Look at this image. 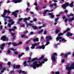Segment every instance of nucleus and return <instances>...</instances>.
Listing matches in <instances>:
<instances>
[{
	"instance_id": "f257e3e1",
	"label": "nucleus",
	"mask_w": 74,
	"mask_h": 74,
	"mask_svg": "<svg viewBox=\"0 0 74 74\" xmlns=\"http://www.w3.org/2000/svg\"><path fill=\"white\" fill-rule=\"evenodd\" d=\"M1 16L2 17H3V18H4V20L5 21V25H6L7 23L6 21H7L8 19H9L8 22H9V23H10L12 25L13 24H14V21H13V20H12V19H11L10 17L8 16H5L3 15V14Z\"/></svg>"
},
{
	"instance_id": "f03ea898",
	"label": "nucleus",
	"mask_w": 74,
	"mask_h": 74,
	"mask_svg": "<svg viewBox=\"0 0 74 74\" xmlns=\"http://www.w3.org/2000/svg\"><path fill=\"white\" fill-rule=\"evenodd\" d=\"M42 64L40 62H38L37 61H35L33 63V68L35 69H36V67H39L40 66H41Z\"/></svg>"
},
{
	"instance_id": "7ed1b4c3",
	"label": "nucleus",
	"mask_w": 74,
	"mask_h": 74,
	"mask_svg": "<svg viewBox=\"0 0 74 74\" xmlns=\"http://www.w3.org/2000/svg\"><path fill=\"white\" fill-rule=\"evenodd\" d=\"M50 44L49 42L47 41L46 42V44L45 45H43L41 47H36V49H44V48H45V46L46 45H47L48 44Z\"/></svg>"
},
{
	"instance_id": "20e7f679",
	"label": "nucleus",
	"mask_w": 74,
	"mask_h": 74,
	"mask_svg": "<svg viewBox=\"0 0 74 74\" xmlns=\"http://www.w3.org/2000/svg\"><path fill=\"white\" fill-rule=\"evenodd\" d=\"M44 58V56H42L38 60V58H34L32 59V60L31 61L30 60H28L27 62V63H32V62H33L34 61H35V60H40V59H42Z\"/></svg>"
},
{
	"instance_id": "39448f33",
	"label": "nucleus",
	"mask_w": 74,
	"mask_h": 74,
	"mask_svg": "<svg viewBox=\"0 0 74 74\" xmlns=\"http://www.w3.org/2000/svg\"><path fill=\"white\" fill-rule=\"evenodd\" d=\"M66 70H71L72 69H74V63H72L71 64V67H69V66H67L66 68Z\"/></svg>"
},
{
	"instance_id": "423d86ee",
	"label": "nucleus",
	"mask_w": 74,
	"mask_h": 74,
	"mask_svg": "<svg viewBox=\"0 0 74 74\" xmlns=\"http://www.w3.org/2000/svg\"><path fill=\"white\" fill-rule=\"evenodd\" d=\"M54 55H57V53H54L53 55H52L51 59L53 62H56V59H55V56Z\"/></svg>"
},
{
	"instance_id": "0eeeda50",
	"label": "nucleus",
	"mask_w": 74,
	"mask_h": 74,
	"mask_svg": "<svg viewBox=\"0 0 74 74\" xmlns=\"http://www.w3.org/2000/svg\"><path fill=\"white\" fill-rule=\"evenodd\" d=\"M56 39L57 41H59V40H61V39H62V41H64L65 42L67 41V40H65L64 38H62V37H58L56 38Z\"/></svg>"
},
{
	"instance_id": "6e6552de",
	"label": "nucleus",
	"mask_w": 74,
	"mask_h": 74,
	"mask_svg": "<svg viewBox=\"0 0 74 74\" xmlns=\"http://www.w3.org/2000/svg\"><path fill=\"white\" fill-rule=\"evenodd\" d=\"M40 44V43L39 42L36 43L34 44H33L32 45V47H31V49H34L35 47H36V45H38Z\"/></svg>"
},
{
	"instance_id": "1a4fd4ad",
	"label": "nucleus",
	"mask_w": 74,
	"mask_h": 74,
	"mask_svg": "<svg viewBox=\"0 0 74 74\" xmlns=\"http://www.w3.org/2000/svg\"><path fill=\"white\" fill-rule=\"evenodd\" d=\"M22 44V42L21 41L19 42L18 43H16L14 42H13L12 43V44L14 46H17L19 45H21Z\"/></svg>"
},
{
	"instance_id": "9d476101",
	"label": "nucleus",
	"mask_w": 74,
	"mask_h": 74,
	"mask_svg": "<svg viewBox=\"0 0 74 74\" xmlns=\"http://www.w3.org/2000/svg\"><path fill=\"white\" fill-rule=\"evenodd\" d=\"M10 50H12V51H16V49H15L14 50V48H11L10 49H8V53L9 54H10L11 53V51Z\"/></svg>"
},
{
	"instance_id": "9b49d317",
	"label": "nucleus",
	"mask_w": 74,
	"mask_h": 74,
	"mask_svg": "<svg viewBox=\"0 0 74 74\" xmlns=\"http://www.w3.org/2000/svg\"><path fill=\"white\" fill-rule=\"evenodd\" d=\"M69 4L68 3H66L65 4H64L63 5H62V7H63L64 9H65L66 8V7H67Z\"/></svg>"
},
{
	"instance_id": "f8f14e48",
	"label": "nucleus",
	"mask_w": 74,
	"mask_h": 74,
	"mask_svg": "<svg viewBox=\"0 0 74 74\" xmlns=\"http://www.w3.org/2000/svg\"><path fill=\"white\" fill-rule=\"evenodd\" d=\"M18 12V10H17L15 11L14 12H13L12 13V15H14L15 17H17V12Z\"/></svg>"
},
{
	"instance_id": "ddd939ff",
	"label": "nucleus",
	"mask_w": 74,
	"mask_h": 74,
	"mask_svg": "<svg viewBox=\"0 0 74 74\" xmlns=\"http://www.w3.org/2000/svg\"><path fill=\"white\" fill-rule=\"evenodd\" d=\"M1 40H2L3 41H5V40H8V38L5 37V36H3V37H1Z\"/></svg>"
},
{
	"instance_id": "4468645a",
	"label": "nucleus",
	"mask_w": 74,
	"mask_h": 74,
	"mask_svg": "<svg viewBox=\"0 0 74 74\" xmlns=\"http://www.w3.org/2000/svg\"><path fill=\"white\" fill-rule=\"evenodd\" d=\"M22 0H13V2L14 3H20L21 1H22Z\"/></svg>"
},
{
	"instance_id": "2eb2a0df",
	"label": "nucleus",
	"mask_w": 74,
	"mask_h": 74,
	"mask_svg": "<svg viewBox=\"0 0 74 74\" xmlns=\"http://www.w3.org/2000/svg\"><path fill=\"white\" fill-rule=\"evenodd\" d=\"M52 39V37L51 36H47L46 37V41H48V40H51V39Z\"/></svg>"
},
{
	"instance_id": "dca6fc26",
	"label": "nucleus",
	"mask_w": 74,
	"mask_h": 74,
	"mask_svg": "<svg viewBox=\"0 0 74 74\" xmlns=\"http://www.w3.org/2000/svg\"><path fill=\"white\" fill-rule=\"evenodd\" d=\"M4 46H5V44H4V43L2 44L0 46V48L1 50H3V49H4Z\"/></svg>"
},
{
	"instance_id": "f3484780",
	"label": "nucleus",
	"mask_w": 74,
	"mask_h": 74,
	"mask_svg": "<svg viewBox=\"0 0 74 74\" xmlns=\"http://www.w3.org/2000/svg\"><path fill=\"white\" fill-rule=\"evenodd\" d=\"M30 17H28V18H25L23 19V21L24 22H25L26 21H29L30 19Z\"/></svg>"
},
{
	"instance_id": "a211bd4d",
	"label": "nucleus",
	"mask_w": 74,
	"mask_h": 74,
	"mask_svg": "<svg viewBox=\"0 0 74 74\" xmlns=\"http://www.w3.org/2000/svg\"><path fill=\"white\" fill-rule=\"evenodd\" d=\"M14 29H9V32H11L12 31H14L15 30V29L16 28V27H14Z\"/></svg>"
},
{
	"instance_id": "6ab92c4d",
	"label": "nucleus",
	"mask_w": 74,
	"mask_h": 74,
	"mask_svg": "<svg viewBox=\"0 0 74 74\" xmlns=\"http://www.w3.org/2000/svg\"><path fill=\"white\" fill-rule=\"evenodd\" d=\"M53 11V10L50 11H49L48 10H46L44 11V12H43V14H45L47 13V12H48V11L49 12H51L52 11Z\"/></svg>"
},
{
	"instance_id": "aec40b11",
	"label": "nucleus",
	"mask_w": 74,
	"mask_h": 74,
	"mask_svg": "<svg viewBox=\"0 0 74 74\" xmlns=\"http://www.w3.org/2000/svg\"><path fill=\"white\" fill-rule=\"evenodd\" d=\"M73 3H74V2L72 1L70 4L69 5V6L70 7H72L73 6Z\"/></svg>"
},
{
	"instance_id": "412c9836",
	"label": "nucleus",
	"mask_w": 74,
	"mask_h": 74,
	"mask_svg": "<svg viewBox=\"0 0 74 74\" xmlns=\"http://www.w3.org/2000/svg\"><path fill=\"white\" fill-rule=\"evenodd\" d=\"M49 15H51V18H53L54 17V15H53V14L52 13H49Z\"/></svg>"
},
{
	"instance_id": "4be33fe9",
	"label": "nucleus",
	"mask_w": 74,
	"mask_h": 74,
	"mask_svg": "<svg viewBox=\"0 0 74 74\" xmlns=\"http://www.w3.org/2000/svg\"><path fill=\"white\" fill-rule=\"evenodd\" d=\"M73 34L71 33H68L66 34V36H67L68 37H69V36H71Z\"/></svg>"
},
{
	"instance_id": "5701e85b",
	"label": "nucleus",
	"mask_w": 74,
	"mask_h": 74,
	"mask_svg": "<svg viewBox=\"0 0 74 74\" xmlns=\"http://www.w3.org/2000/svg\"><path fill=\"white\" fill-rule=\"evenodd\" d=\"M25 23H26V25L27 27H29V26H32V24L31 23L28 24L27 23V22H25Z\"/></svg>"
},
{
	"instance_id": "b1692460",
	"label": "nucleus",
	"mask_w": 74,
	"mask_h": 74,
	"mask_svg": "<svg viewBox=\"0 0 74 74\" xmlns=\"http://www.w3.org/2000/svg\"><path fill=\"white\" fill-rule=\"evenodd\" d=\"M11 34L12 36L13 37V39H14L15 38V37L14 36L15 35V33H11Z\"/></svg>"
},
{
	"instance_id": "393cba45",
	"label": "nucleus",
	"mask_w": 74,
	"mask_h": 74,
	"mask_svg": "<svg viewBox=\"0 0 74 74\" xmlns=\"http://www.w3.org/2000/svg\"><path fill=\"white\" fill-rule=\"evenodd\" d=\"M24 66H27L28 67H29V66H30L29 65H27V64L26 63V62H24Z\"/></svg>"
},
{
	"instance_id": "a878e982",
	"label": "nucleus",
	"mask_w": 74,
	"mask_h": 74,
	"mask_svg": "<svg viewBox=\"0 0 74 74\" xmlns=\"http://www.w3.org/2000/svg\"><path fill=\"white\" fill-rule=\"evenodd\" d=\"M33 41H38V38H37L36 39H34L33 40Z\"/></svg>"
},
{
	"instance_id": "bb28decb",
	"label": "nucleus",
	"mask_w": 74,
	"mask_h": 74,
	"mask_svg": "<svg viewBox=\"0 0 74 74\" xmlns=\"http://www.w3.org/2000/svg\"><path fill=\"white\" fill-rule=\"evenodd\" d=\"M32 28H33V29L34 30H36V29H37L38 27L36 26H32Z\"/></svg>"
},
{
	"instance_id": "cd10ccee",
	"label": "nucleus",
	"mask_w": 74,
	"mask_h": 74,
	"mask_svg": "<svg viewBox=\"0 0 74 74\" xmlns=\"http://www.w3.org/2000/svg\"><path fill=\"white\" fill-rule=\"evenodd\" d=\"M7 10H5V11L3 12V15H6V14H7Z\"/></svg>"
},
{
	"instance_id": "c85d7f7f",
	"label": "nucleus",
	"mask_w": 74,
	"mask_h": 74,
	"mask_svg": "<svg viewBox=\"0 0 74 74\" xmlns=\"http://www.w3.org/2000/svg\"><path fill=\"white\" fill-rule=\"evenodd\" d=\"M70 54H71V53H70V52H69L67 54L65 55V58H67V55H70Z\"/></svg>"
},
{
	"instance_id": "c756f323",
	"label": "nucleus",
	"mask_w": 74,
	"mask_h": 74,
	"mask_svg": "<svg viewBox=\"0 0 74 74\" xmlns=\"http://www.w3.org/2000/svg\"><path fill=\"white\" fill-rule=\"evenodd\" d=\"M59 18H56L54 21L55 22H58V20H59Z\"/></svg>"
},
{
	"instance_id": "7c9ffc66",
	"label": "nucleus",
	"mask_w": 74,
	"mask_h": 74,
	"mask_svg": "<svg viewBox=\"0 0 74 74\" xmlns=\"http://www.w3.org/2000/svg\"><path fill=\"white\" fill-rule=\"evenodd\" d=\"M20 67H21V66L19 65H18L16 66V69H18Z\"/></svg>"
},
{
	"instance_id": "2f4dec72",
	"label": "nucleus",
	"mask_w": 74,
	"mask_h": 74,
	"mask_svg": "<svg viewBox=\"0 0 74 74\" xmlns=\"http://www.w3.org/2000/svg\"><path fill=\"white\" fill-rule=\"evenodd\" d=\"M70 30V29L69 28H68L66 29V30L64 31L63 33H65L66 32H68V31H69V30Z\"/></svg>"
},
{
	"instance_id": "473e14b6",
	"label": "nucleus",
	"mask_w": 74,
	"mask_h": 74,
	"mask_svg": "<svg viewBox=\"0 0 74 74\" xmlns=\"http://www.w3.org/2000/svg\"><path fill=\"white\" fill-rule=\"evenodd\" d=\"M43 29H41L40 31L38 33L39 34H40V33H42V32H43Z\"/></svg>"
},
{
	"instance_id": "72a5a7b5",
	"label": "nucleus",
	"mask_w": 74,
	"mask_h": 74,
	"mask_svg": "<svg viewBox=\"0 0 74 74\" xmlns=\"http://www.w3.org/2000/svg\"><path fill=\"white\" fill-rule=\"evenodd\" d=\"M60 30L58 29H57L56 30V33H58V32H59Z\"/></svg>"
},
{
	"instance_id": "f704fd0d",
	"label": "nucleus",
	"mask_w": 74,
	"mask_h": 74,
	"mask_svg": "<svg viewBox=\"0 0 74 74\" xmlns=\"http://www.w3.org/2000/svg\"><path fill=\"white\" fill-rule=\"evenodd\" d=\"M74 20V18L73 17L71 19H69V21H73Z\"/></svg>"
},
{
	"instance_id": "c9c22d12",
	"label": "nucleus",
	"mask_w": 74,
	"mask_h": 74,
	"mask_svg": "<svg viewBox=\"0 0 74 74\" xmlns=\"http://www.w3.org/2000/svg\"><path fill=\"white\" fill-rule=\"evenodd\" d=\"M5 70H6V69H5V68H4L3 69V70L1 71V73H3L4 72V71H5Z\"/></svg>"
},
{
	"instance_id": "e433bc0d",
	"label": "nucleus",
	"mask_w": 74,
	"mask_h": 74,
	"mask_svg": "<svg viewBox=\"0 0 74 74\" xmlns=\"http://www.w3.org/2000/svg\"><path fill=\"white\" fill-rule=\"evenodd\" d=\"M22 71L21 70H19L18 71V73H22Z\"/></svg>"
},
{
	"instance_id": "4c0bfd02",
	"label": "nucleus",
	"mask_w": 74,
	"mask_h": 74,
	"mask_svg": "<svg viewBox=\"0 0 74 74\" xmlns=\"http://www.w3.org/2000/svg\"><path fill=\"white\" fill-rule=\"evenodd\" d=\"M47 33V31H46V30H45L44 31V34H46Z\"/></svg>"
},
{
	"instance_id": "58836bf2",
	"label": "nucleus",
	"mask_w": 74,
	"mask_h": 74,
	"mask_svg": "<svg viewBox=\"0 0 74 74\" xmlns=\"http://www.w3.org/2000/svg\"><path fill=\"white\" fill-rule=\"evenodd\" d=\"M37 21V19L36 18H34L33 19V21H34V22H36Z\"/></svg>"
},
{
	"instance_id": "ea45409f",
	"label": "nucleus",
	"mask_w": 74,
	"mask_h": 74,
	"mask_svg": "<svg viewBox=\"0 0 74 74\" xmlns=\"http://www.w3.org/2000/svg\"><path fill=\"white\" fill-rule=\"evenodd\" d=\"M30 42V40H29L28 41L26 42V43L27 44H29Z\"/></svg>"
},
{
	"instance_id": "a19ab883",
	"label": "nucleus",
	"mask_w": 74,
	"mask_h": 74,
	"mask_svg": "<svg viewBox=\"0 0 74 74\" xmlns=\"http://www.w3.org/2000/svg\"><path fill=\"white\" fill-rule=\"evenodd\" d=\"M14 53L15 55H18V52L17 51H15L14 52Z\"/></svg>"
},
{
	"instance_id": "79ce46f5",
	"label": "nucleus",
	"mask_w": 74,
	"mask_h": 74,
	"mask_svg": "<svg viewBox=\"0 0 74 74\" xmlns=\"http://www.w3.org/2000/svg\"><path fill=\"white\" fill-rule=\"evenodd\" d=\"M53 5L55 7H57V5H56V3H55L53 4Z\"/></svg>"
},
{
	"instance_id": "37998d69",
	"label": "nucleus",
	"mask_w": 74,
	"mask_h": 74,
	"mask_svg": "<svg viewBox=\"0 0 74 74\" xmlns=\"http://www.w3.org/2000/svg\"><path fill=\"white\" fill-rule=\"evenodd\" d=\"M1 67H2V64H0V70H1Z\"/></svg>"
},
{
	"instance_id": "c03bdc74",
	"label": "nucleus",
	"mask_w": 74,
	"mask_h": 74,
	"mask_svg": "<svg viewBox=\"0 0 74 74\" xmlns=\"http://www.w3.org/2000/svg\"><path fill=\"white\" fill-rule=\"evenodd\" d=\"M61 62L62 63H64V60L63 59L61 61Z\"/></svg>"
},
{
	"instance_id": "a18cd8bd",
	"label": "nucleus",
	"mask_w": 74,
	"mask_h": 74,
	"mask_svg": "<svg viewBox=\"0 0 74 74\" xmlns=\"http://www.w3.org/2000/svg\"><path fill=\"white\" fill-rule=\"evenodd\" d=\"M28 33V31H26L24 32V34H27Z\"/></svg>"
},
{
	"instance_id": "49530a36",
	"label": "nucleus",
	"mask_w": 74,
	"mask_h": 74,
	"mask_svg": "<svg viewBox=\"0 0 74 74\" xmlns=\"http://www.w3.org/2000/svg\"><path fill=\"white\" fill-rule=\"evenodd\" d=\"M73 14H70V15H68V16L69 17V16H73Z\"/></svg>"
},
{
	"instance_id": "de8ad7c7",
	"label": "nucleus",
	"mask_w": 74,
	"mask_h": 74,
	"mask_svg": "<svg viewBox=\"0 0 74 74\" xmlns=\"http://www.w3.org/2000/svg\"><path fill=\"white\" fill-rule=\"evenodd\" d=\"M25 37V35H21V37L22 38H23V37Z\"/></svg>"
},
{
	"instance_id": "09e8293b",
	"label": "nucleus",
	"mask_w": 74,
	"mask_h": 74,
	"mask_svg": "<svg viewBox=\"0 0 74 74\" xmlns=\"http://www.w3.org/2000/svg\"><path fill=\"white\" fill-rule=\"evenodd\" d=\"M63 35V33H60L58 34V36H62V35Z\"/></svg>"
},
{
	"instance_id": "8fccbe9b",
	"label": "nucleus",
	"mask_w": 74,
	"mask_h": 74,
	"mask_svg": "<svg viewBox=\"0 0 74 74\" xmlns=\"http://www.w3.org/2000/svg\"><path fill=\"white\" fill-rule=\"evenodd\" d=\"M0 29L1 30H2V29H3V26H2V25L0 26Z\"/></svg>"
},
{
	"instance_id": "3c124183",
	"label": "nucleus",
	"mask_w": 74,
	"mask_h": 74,
	"mask_svg": "<svg viewBox=\"0 0 74 74\" xmlns=\"http://www.w3.org/2000/svg\"><path fill=\"white\" fill-rule=\"evenodd\" d=\"M8 26H9V27H11V24L10 23H9L8 24Z\"/></svg>"
},
{
	"instance_id": "603ef678",
	"label": "nucleus",
	"mask_w": 74,
	"mask_h": 74,
	"mask_svg": "<svg viewBox=\"0 0 74 74\" xmlns=\"http://www.w3.org/2000/svg\"><path fill=\"white\" fill-rule=\"evenodd\" d=\"M13 67L14 69H15V64H13Z\"/></svg>"
},
{
	"instance_id": "864d4df0",
	"label": "nucleus",
	"mask_w": 74,
	"mask_h": 74,
	"mask_svg": "<svg viewBox=\"0 0 74 74\" xmlns=\"http://www.w3.org/2000/svg\"><path fill=\"white\" fill-rule=\"evenodd\" d=\"M34 34V33L33 32H32L30 33V34H31V35H32V34Z\"/></svg>"
},
{
	"instance_id": "5fc2aeb1",
	"label": "nucleus",
	"mask_w": 74,
	"mask_h": 74,
	"mask_svg": "<svg viewBox=\"0 0 74 74\" xmlns=\"http://www.w3.org/2000/svg\"><path fill=\"white\" fill-rule=\"evenodd\" d=\"M44 61H45V62H47L48 60L47 59H43Z\"/></svg>"
},
{
	"instance_id": "6e6d98bb",
	"label": "nucleus",
	"mask_w": 74,
	"mask_h": 74,
	"mask_svg": "<svg viewBox=\"0 0 74 74\" xmlns=\"http://www.w3.org/2000/svg\"><path fill=\"white\" fill-rule=\"evenodd\" d=\"M23 19V18H20L19 20V21H22Z\"/></svg>"
},
{
	"instance_id": "4d7b16f0",
	"label": "nucleus",
	"mask_w": 74,
	"mask_h": 74,
	"mask_svg": "<svg viewBox=\"0 0 74 74\" xmlns=\"http://www.w3.org/2000/svg\"><path fill=\"white\" fill-rule=\"evenodd\" d=\"M42 27H43V26H40L39 27V29H41V28H42Z\"/></svg>"
},
{
	"instance_id": "13d9d810",
	"label": "nucleus",
	"mask_w": 74,
	"mask_h": 74,
	"mask_svg": "<svg viewBox=\"0 0 74 74\" xmlns=\"http://www.w3.org/2000/svg\"><path fill=\"white\" fill-rule=\"evenodd\" d=\"M21 73H23V74H25V71H22L21 72Z\"/></svg>"
},
{
	"instance_id": "bf43d9fd",
	"label": "nucleus",
	"mask_w": 74,
	"mask_h": 74,
	"mask_svg": "<svg viewBox=\"0 0 74 74\" xmlns=\"http://www.w3.org/2000/svg\"><path fill=\"white\" fill-rule=\"evenodd\" d=\"M8 65L9 66H10V65H11V63H10V62H8Z\"/></svg>"
},
{
	"instance_id": "052dcab7",
	"label": "nucleus",
	"mask_w": 74,
	"mask_h": 74,
	"mask_svg": "<svg viewBox=\"0 0 74 74\" xmlns=\"http://www.w3.org/2000/svg\"><path fill=\"white\" fill-rule=\"evenodd\" d=\"M53 5H50V7L51 8L53 7Z\"/></svg>"
},
{
	"instance_id": "680f3d73",
	"label": "nucleus",
	"mask_w": 74,
	"mask_h": 74,
	"mask_svg": "<svg viewBox=\"0 0 74 74\" xmlns=\"http://www.w3.org/2000/svg\"><path fill=\"white\" fill-rule=\"evenodd\" d=\"M21 56H22V55H21V54L18 55V58H21Z\"/></svg>"
},
{
	"instance_id": "e2e57ef3",
	"label": "nucleus",
	"mask_w": 74,
	"mask_h": 74,
	"mask_svg": "<svg viewBox=\"0 0 74 74\" xmlns=\"http://www.w3.org/2000/svg\"><path fill=\"white\" fill-rule=\"evenodd\" d=\"M14 73V70H13L12 71H11L10 72V73Z\"/></svg>"
},
{
	"instance_id": "0e129e2a",
	"label": "nucleus",
	"mask_w": 74,
	"mask_h": 74,
	"mask_svg": "<svg viewBox=\"0 0 74 74\" xmlns=\"http://www.w3.org/2000/svg\"><path fill=\"white\" fill-rule=\"evenodd\" d=\"M29 49V48L28 47H27L26 48V50H28V49Z\"/></svg>"
},
{
	"instance_id": "69168bd1",
	"label": "nucleus",
	"mask_w": 74,
	"mask_h": 74,
	"mask_svg": "<svg viewBox=\"0 0 74 74\" xmlns=\"http://www.w3.org/2000/svg\"><path fill=\"white\" fill-rule=\"evenodd\" d=\"M21 27H25V25H22Z\"/></svg>"
},
{
	"instance_id": "338daca9",
	"label": "nucleus",
	"mask_w": 74,
	"mask_h": 74,
	"mask_svg": "<svg viewBox=\"0 0 74 74\" xmlns=\"http://www.w3.org/2000/svg\"><path fill=\"white\" fill-rule=\"evenodd\" d=\"M56 74H59V72H56Z\"/></svg>"
},
{
	"instance_id": "774afa93",
	"label": "nucleus",
	"mask_w": 74,
	"mask_h": 74,
	"mask_svg": "<svg viewBox=\"0 0 74 74\" xmlns=\"http://www.w3.org/2000/svg\"><path fill=\"white\" fill-rule=\"evenodd\" d=\"M43 40V37L41 36V40Z\"/></svg>"
}]
</instances>
